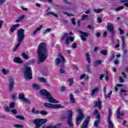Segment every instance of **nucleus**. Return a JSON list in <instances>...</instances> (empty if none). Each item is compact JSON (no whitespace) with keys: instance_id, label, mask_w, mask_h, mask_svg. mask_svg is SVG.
<instances>
[{"instance_id":"nucleus-41","label":"nucleus","mask_w":128,"mask_h":128,"mask_svg":"<svg viewBox=\"0 0 128 128\" xmlns=\"http://www.w3.org/2000/svg\"><path fill=\"white\" fill-rule=\"evenodd\" d=\"M24 98V94H20L18 95V98H20V100H23Z\"/></svg>"},{"instance_id":"nucleus-51","label":"nucleus","mask_w":128,"mask_h":128,"mask_svg":"<svg viewBox=\"0 0 128 128\" xmlns=\"http://www.w3.org/2000/svg\"><path fill=\"white\" fill-rule=\"evenodd\" d=\"M11 112H12V114H16V109H12L11 110Z\"/></svg>"},{"instance_id":"nucleus-48","label":"nucleus","mask_w":128,"mask_h":128,"mask_svg":"<svg viewBox=\"0 0 128 128\" xmlns=\"http://www.w3.org/2000/svg\"><path fill=\"white\" fill-rule=\"evenodd\" d=\"M88 15H83L82 17V20H86V18H88Z\"/></svg>"},{"instance_id":"nucleus-16","label":"nucleus","mask_w":128,"mask_h":128,"mask_svg":"<svg viewBox=\"0 0 128 128\" xmlns=\"http://www.w3.org/2000/svg\"><path fill=\"white\" fill-rule=\"evenodd\" d=\"M60 126H62V123L58 124L56 125L51 124L46 126V128H59ZM42 128H44V126H43Z\"/></svg>"},{"instance_id":"nucleus-35","label":"nucleus","mask_w":128,"mask_h":128,"mask_svg":"<svg viewBox=\"0 0 128 128\" xmlns=\"http://www.w3.org/2000/svg\"><path fill=\"white\" fill-rule=\"evenodd\" d=\"M94 12L96 14H100V12H102V9H94Z\"/></svg>"},{"instance_id":"nucleus-18","label":"nucleus","mask_w":128,"mask_h":128,"mask_svg":"<svg viewBox=\"0 0 128 128\" xmlns=\"http://www.w3.org/2000/svg\"><path fill=\"white\" fill-rule=\"evenodd\" d=\"M103 92H104V96L105 98H110V96H111L112 94V91H110L108 95L106 96V87H104L103 89Z\"/></svg>"},{"instance_id":"nucleus-25","label":"nucleus","mask_w":128,"mask_h":128,"mask_svg":"<svg viewBox=\"0 0 128 128\" xmlns=\"http://www.w3.org/2000/svg\"><path fill=\"white\" fill-rule=\"evenodd\" d=\"M26 18V16L24 14H22L20 16V17L15 20L16 22H22L24 18Z\"/></svg>"},{"instance_id":"nucleus-33","label":"nucleus","mask_w":128,"mask_h":128,"mask_svg":"<svg viewBox=\"0 0 128 128\" xmlns=\"http://www.w3.org/2000/svg\"><path fill=\"white\" fill-rule=\"evenodd\" d=\"M124 10V6H120L116 8H115V11L118 12V10Z\"/></svg>"},{"instance_id":"nucleus-39","label":"nucleus","mask_w":128,"mask_h":128,"mask_svg":"<svg viewBox=\"0 0 128 128\" xmlns=\"http://www.w3.org/2000/svg\"><path fill=\"white\" fill-rule=\"evenodd\" d=\"M15 106H16V104L14 102H11L9 104V106H10V108H14Z\"/></svg>"},{"instance_id":"nucleus-9","label":"nucleus","mask_w":128,"mask_h":128,"mask_svg":"<svg viewBox=\"0 0 128 128\" xmlns=\"http://www.w3.org/2000/svg\"><path fill=\"white\" fill-rule=\"evenodd\" d=\"M44 106L48 108H64L60 104H52L50 103L45 102L44 104Z\"/></svg>"},{"instance_id":"nucleus-36","label":"nucleus","mask_w":128,"mask_h":128,"mask_svg":"<svg viewBox=\"0 0 128 128\" xmlns=\"http://www.w3.org/2000/svg\"><path fill=\"white\" fill-rule=\"evenodd\" d=\"M102 60H96L94 62V66H98V64H102Z\"/></svg>"},{"instance_id":"nucleus-15","label":"nucleus","mask_w":128,"mask_h":128,"mask_svg":"<svg viewBox=\"0 0 128 128\" xmlns=\"http://www.w3.org/2000/svg\"><path fill=\"white\" fill-rule=\"evenodd\" d=\"M90 122V117L88 116L86 120L83 122L80 128H88V122Z\"/></svg>"},{"instance_id":"nucleus-60","label":"nucleus","mask_w":128,"mask_h":128,"mask_svg":"<svg viewBox=\"0 0 128 128\" xmlns=\"http://www.w3.org/2000/svg\"><path fill=\"white\" fill-rule=\"evenodd\" d=\"M20 8L22 10H28V8H24L23 6H21Z\"/></svg>"},{"instance_id":"nucleus-37","label":"nucleus","mask_w":128,"mask_h":128,"mask_svg":"<svg viewBox=\"0 0 128 128\" xmlns=\"http://www.w3.org/2000/svg\"><path fill=\"white\" fill-rule=\"evenodd\" d=\"M32 86L34 88H35V90H40V86L37 84H33Z\"/></svg>"},{"instance_id":"nucleus-61","label":"nucleus","mask_w":128,"mask_h":128,"mask_svg":"<svg viewBox=\"0 0 128 128\" xmlns=\"http://www.w3.org/2000/svg\"><path fill=\"white\" fill-rule=\"evenodd\" d=\"M97 20L98 22H102V18L100 17H98L97 18Z\"/></svg>"},{"instance_id":"nucleus-12","label":"nucleus","mask_w":128,"mask_h":128,"mask_svg":"<svg viewBox=\"0 0 128 128\" xmlns=\"http://www.w3.org/2000/svg\"><path fill=\"white\" fill-rule=\"evenodd\" d=\"M112 116V110L109 109V114L108 116V128H114V124L110 120Z\"/></svg>"},{"instance_id":"nucleus-10","label":"nucleus","mask_w":128,"mask_h":128,"mask_svg":"<svg viewBox=\"0 0 128 128\" xmlns=\"http://www.w3.org/2000/svg\"><path fill=\"white\" fill-rule=\"evenodd\" d=\"M68 33H64L62 36L61 37V40H64V38L66 39V44H70V42H74V37H68Z\"/></svg>"},{"instance_id":"nucleus-46","label":"nucleus","mask_w":128,"mask_h":128,"mask_svg":"<svg viewBox=\"0 0 128 128\" xmlns=\"http://www.w3.org/2000/svg\"><path fill=\"white\" fill-rule=\"evenodd\" d=\"M14 128H23L24 126H22V125L20 124H15L14 125Z\"/></svg>"},{"instance_id":"nucleus-5","label":"nucleus","mask_w":128,"mask_h":128,"mask_svg":"<svg viewBox=\"0 0 128 128\" xmlns=\"http://www.w3.org/2000/svg\"><path fill=\"white\" fill-rule=\"evenodd\" d=\"M64 62H66V59L64 57L62 54H59L55 59L56 66H64Z\"/></svg>"},{"instance_id":"nucleus-11","label":"nucleus","mask_w":128,"mask_h":128,"mask_svg":"<svg viewBox=\"0 0 128 128\" xmlns=\"http://www.w3.org/2000/svg\"><path fill=\"white\" fill-rule=\"evenodd\" d=\"M94 116H96V118L98 120L94 122V126H95V128H98V124H100V113H98V111L97 110H94Z\"/></svg>"},{"instance_id":"nucleus-40","label":"nucleus","mask_w":128,"mask_h":128,"mask_svg":"<svg viewBox=\"0 0 128 128\" xmlns=\"http://www.w3.org/2000/svg\"><path fill=\"white\" fill-rule=\"evenodd\" d=\"M122 85L120 84H117L116 85V87L114 88V90H115L116 92H118V88H122Z\"/></svg>"},{"instance_id":"nucleus-26","label":"nucleus","mask_w":128,"mask_h":128,"mask_svg":"<svg viewBox=\"0 0 128 128\" xmlns=\"http://www.w3.org/2000/svg\"><path fill=\"white\" fill-rule=\"evenodd\" d=\"M100 90V89L98 87H96L94 89H93L91 92V96H93L96 93L98 92Z\"/></svg>"},{"instance_id":"nucleus-4","label":"nucleus","mask_w":128,"mask_h":128,"mask_svg":"<svg viewBox=\"0 0 128 128\" xmlns=\"http://www.w3.org/2000/svg\"><path fill=\"white\" fill-rule=\"evenodd\" d=\"M22 72L26 78L30 80L32 78V73L30 67L24 66L22 68Z\"/></svg>"},{"instance_id":"nucleus-45","label":"nucleus","mask_w":128,"mask_h":128,"mask_svg":"<svg viewBox=\"0 0 128 128\" xmlns=\"http://www.w3.org/2000/svg\"><path fill=\"white\" fill-rule=\"evenodd\" d=\"M4 110L5 112H10V108L8 107V106H5Z\"/></svg>"},{"instance_id":"nucleus-34","label":"nucleus","mask_w":128,"mask_h":128,"mask_svg":"<svg viewBox=\"0 0 128 128\" xmlns=\"http://www.w3.org/2000/svg\"><path fill=\"white\" fill-rule=\"evenodd\" d=\"M39 114H42L44 116H46L48 114V111L46 110H42L40 112H39Z\"/></svg>"},{"instance_id":"nucleus-30","label":"nucleus","mask_w":128,"mask_h":128,"mask_svg":"<svg viewBox=\"0 0 128 128\" xmlns=\"http://www.w3.org/2000/svg\"><path fill=\"white\" fill-rule=\"evenodd\" d=\"M70 102L74 103L76 102V100H74V96L72 95V94H70Z\"/></svg>"},{"instance_id":"nucleus-43","label":"nucleus","mask_w":128,"mask_h":128,"mask_svg":"<svg viewBox=\"0 0 128 128\" xmlns=\"http://www.w3.org/2000/svg\"><path fill=\"white\" fill-rule=\"evenodd\" d=\"M16 118H18V120H24V117L22 116H16Z\"/></svg>"},{"instance_id":"nucleus-8","label":"nucleus","mask_w":128,"mask_h":128,"mask_svg":"<svg viewBox=\"0 0 128 128\" xmlns=\"http://www.w3.org/2000/svg\"><path fill=\"white\" fill-rule=\"evenodd\" d=\"M67 114H68V118L67 119V124L70 128H74V124H72V114L73 112L72 110H69L67 111Z\"/></svg>"},{"instance_id":"nucleus-53","label":"nucleus","mask_w":128,"mask_h":128,"mask_svg":"<svg viewBox=\"0 0 128 128\" xmlns=\"http://www.w3.org/2000/svg\"><path fill=\"white\" fill-rule=\"evenodd\" d=\"M60 90L61 92H64V90H66V87L64 86H62L60 88Z\"/></svg>"},{"instance_id":"nucleus-7","label":"nucleus","mask_w":128,"mask_h":128,"mask_svg":"<svg viewBox=\"0 0 128 128\" xmlns=\"http://www.w3.org/2000/svg\"><path fill=\"white\" fill-rule=\"evenodd\" d=\"M77 112L78 115L76 116V124L77 126H80V124L82 122V120L84 118V115L82 114V110L80 108H78Z\"/></svg>"},{"instance_id":"nucleus-38","label":"nucleus","mask_w":128,"mask_h":128,"mask_svg":"<svg viewBox=\"0 0 128 128\" xmlns=\"http://www.w3.org/2000/svg\"><path fill=\"white\" fill-rule=\"evenodd\" d=\"M101 54H104V56H106L108 54V51L106 50H102L100 51Z\"/></svg>"},{"instance_id":"nucleus-19","label":"nucleus","mask_w":128,"mask_h":128,"mask_svg":"<svg viewBox=\"0 0 128 128\" xmlns=\"http://www.w3.org/2000/svg\"><path fill=\"white\" fill-rule=\"evenodd\" d=\"M107 28L108 30L111 32H114V24L112 23H108Z\"/></svg>"},{"instance_id":"nucleus-21","label":"nucleus","mask_w":128,"mask_h":128,"mask_svg":"<svg viewBox=\"0 0 128 128\" xmlns=\"http://www.w3.org/2000/svg\"><path fill=\"white\" fill-rule=\"evenodd\" d=\"M94 106H97L98 110H102V101L98 100L94 104Z\"/></svg>"},{"instance_id":"nucleus-24","label":"nucleus","mask_w":128,"mask_h":128,"mask_svg":"<svg viewBox=\"0 0 128 128\" xmlns=\"http://www.w3.org/2000/svg\"><path fill=\"white\" fill-rule=\"evenodd\" d=\"M14 62L16 64H22V59H20V58L18 57H16L14 58Z\"/></svg>"},{"instance_id":"nucleus-56","label":"nucleus","mask_w":128,"mask_h":128,"mask_svg":"<svg viewBox=\"0 0 128 128\" xmlns=\"http://www.w3.org/2000/svg\"><path fill=\"white\" fill-rule=\"evenodd\" d=\"M88 28H90V30H94V26H92L88 25Z\"/></svg>"},{"instance_id":"nucleus-20","label":"nucleus","mask_w":128,"mask_h":128,"mask_svg":"<svg viewBox=\"0 0 128 128\" xmlns=\"http://www.w3.org/2000/svg\"><path fill=\"white\" fill-rule=\"evenodd\" d=\"M8 82L9 90H12L14 88V79H10Z\"/></svg>"},{"instance_id":"nucleus-17","label":"nucleus","mask_w":128,"mask_h":128,"mask_svg":"<svg viewBox=\"0 0 128 128\" xmlns=\"http://www.w3.org/2000/svg\"><path fill=\"white\" fill-rule=\"evenodd\" d=\"M120 107H118V109L116 110V116L117 118H120V116H124V112H120Z\"/></svg>"},{"instance_id":"nucleus-58","label":"nucleus","mask_w":128,"mask_h":128,"mask_svg":"<svg viewBox=\"0 0 128 128\" xmlns=\"http://www.w3.org/2000/svg\"><path fill=\"white\" fill-rule=\"evenodd\" d=\"M118 30H120V34H124V30H122V29H120V28H118Z\"/></svg>"},{"instance_id":"nucleus-52","label":"nucleus","mask_w":128,"mask_h":128,"mask_svg":"<svg viewBox=\"0 0 128 128\" xmlns=\"http://www.w3.org/2000/svg\"><path fill=\"white\" fill-rule=\"evenodd\" d=\"M120 82H124V79L122 78L121 76H120L119 78Z\"/></svg>"},{"instance_id":"nucleus-55","label":"nucleus","mask_w":128,"mask_h":128,"mask_svg":"<svg viewBox=\"0 0 128 128\" xmlns=\"http://www.w3.org/2000/svg\"><path fill=\"white\" fill-rule=\"evenodd\" d=\"M122 74L124 78H126V73H124V72H122Z\"/></svg>"},{"instance_id":"nucleus-44","label":"nucleus","mask_w":128,"mask_h":128,"mask_svg":"<svg viewBox=\"0 0 128 128\" xmlns=\"http://www.w3.org/2000/svg\"><path fill=\"white\" fill-rule=\"evenodd\" d=\"M68 82H70V86H72V84H74V80L72 78H69Z\"/></svg>"},{"instance_id":"nucleus-14","label":"nucleus","mask_w":128,"mask_h":128,"mask_svg":"<svg viewBox=\"0 0 128 128\" xmlns=\"http://www.w3.org/2000/svg\"><path fill=\"white\" fill-rule=\"evenodd\" d=\"M78 32H80V34H81L80 35L81 40H82L83 42H86V38H88V33L82 32V31H78Z\"/></svg>"},{"instance_id":"nucleus-22","label":"nucleus","mask_w":128,"mask_h":128,"mask_svg":"<svg viewBox=\"0 0 128 128\" xmlns=\"http://www.w3.org/2000/svg\"><path fill=\"white\" fill-rule=\"evenodd\" d=\"M18 26H20V24L13 25L12 27L10 28V32H14L16 30V28H18Z\"/></svg>"},{"instance_id":"nucleus-59","label":"nucleus","mask_w":128,"mask_h":128,"mask_svg":"<svg viewBox=\"0 0 128 128\" xmlns=\"http://www.w3.org/2000/svg\"><path fill=\"white\" fill-rule=\"evenodd\" d=\"M71 20L73 24H76V20H74V18H72Z\"/></svg>"},{"instance_id":"nucleus-23","label":"nucleus","mask_w":128,"mask_h":128,"mask_svg":"<svg viewBox=\"0 0 128 128\" xmlns=\"http://www.w3.org/2000/svg\"><path fill=\"white\" fill-rule=\"evenodd\" d=\"M2 72L3 74H4L5 76H6V74H10V70L4 68H2Z\"/></svg>"},{"instance_id":"nucleus-3","label":"nucleus","mask_w":128,"mask_h":128,"mask_svg":"<svg viewBox=\"0 0 128 128\" xmlns=\"http://www.w3.org/2000/svg\"><path fill=\"white\" fill-rule=\"evenodd\" d=\"M16 34L18 40V43L14 48V52H16V50L20 46V44H22V40H24V30L22 28L18 29L17 30Z\"/></svg>"},{"instance_id":"nucleus-47","label":"nucleus","mask_w":128,"mask_h":128,"mask_svg":"<svg viewBox=\"0 0 128 128\" xmlns=\"http://www.w3.org/2000/svg\"><path fill=\"white\" fill-rule=\"evenodd\" d=\"M32 112L33 114H40V112L36 110L34 108H32Z\"/></svg>"},{"instance_id":"nucleus-31","label":"nucleus","mask_w":128,"mask_h":128,"mask_svg":"<svg viewBox=\"0 0 128 128\" xmlns=\"http://www.w3.org/2000/svg\"><path fill=\"white\" fill-rule=\"evenodd\" d=\"M86 56L87 62H88V64H90V54H88V53L86 54Z\"/></svg>"},{"instance_id":"nucleus-63","label":"nucleus","mask_w":128,"mask_h":128,"mask_svg":"<svg viewBox=\"0 0 128 128\" xmlns=\"http://www.w3.org/2000/svg\"><path fill=\"white\" fill-rule=\"evenodd\" d=\"M106 34H108V32L107 31L104 32L103 34V36L104 37L106 36Z\"/></svg>"},{"instance_id":"nucleus-54","label":"nucleus","mask_w":128,"mask_h":128,"mask_svg":"<svg viewBox=\"0 0 128 128\" xmlns=\"http://www.w3.org/2000/svg\"><path fill=\"white\" fill-rule=\"evenodd\" d=\"M86 76V74H82L80 76V80H82L83 78H84V77Z\"/></svg>"},{"instance_id":"nucleus-27","label":"nucleus","mask_w":128,"mask_h":128,"mask_svg":"<svg viewBox=\"0 0 128 128\" xmlns=\"http://www.w3.org/2000/svg\"><path fill=\"white\" fill-rule=\"evenodd\" d=\"M42 25L40 26L36 30H34L33 32L32 33V34H36V33L38 32H40V30H42Z\"/></svg>"},{"instance_id":"nucleus-2","label":"nucleus","mask_w":128,"mask_h":128,"mask_svg":"<svg viewBox=\"0 0 128 128\" xmlns=\"http://www.w3.org/2000/svg\"><path fill=\"white\" fill-rule=\"evenodd\" d=\"M40 94L42 96H44V98L51 104H58V102H60V101L54 99L46 90H40Z\"/></svg>"},{"instance_id":"nucleus-28","label":"nucleus","mask_w":128,"mask_h":128,"mask_svg":"<svg viewBox=\"0 0 128 128\" xmlns=\"http://www.w3.org/2000/svg\"><path fill=\"white\" fill-rule=\"evenodd\" d=\"M52 32V28H48L44 30L42 32L44 34H48L49 32Z\"/></svg>"},{"instance_id":"nucleus-50","label":"nucleus","mask_w":128,"mask_h":128,"mask_svg":"<svg viewBox=\"0 0 128 128\" xmlns=\"http://www.w3.org/2000/svg\"><path fill=\"white\" fill-rule=\"evenodd\" d=\"M22 100L24 102H26V104H30V100L26 98Z\"/></svg>"},{"instance_id":"nucleus-6","label":"nucleus","mask_w":128,"mask_h":128,"mask_svg":"<svg viewBox=\"0 0 128 128\" xmlns=\"http://www.w3.org/2000/svg\"><path fill=\"white\" fill-rule=\"evenodd\" d=\"M48 122V120L44 118H36L32 121V123L35 124L36 128H40L42 124H46Z\"/></svg>"},{"instance_id":"nucleus-1","label":"nucleus","mask_w":128,"mask_h":128,"mask_svg":"<svg viewBox=\"0 0 128 128\" xmlns=\"http://www.w3.org/2000/svg\"><path fill=\"white\" fill-rule=\"evenodd\" d=\"M37 52L38 54V63L42 62L48 58L46 45L44 42L40 44L38 47Z\"/></svg>"},{"instance_id":"nucleus-64","label":"nucleus","mask_w":128,"mask_h":128,"mask_svg":"<svg viewBox=\"0 0 128 128\" xmlns=\"http://www.w3.org/2000/svg\"><path fill=\"white\" fill-rule=\"evenodd\" d=\"M124 40H125L124 36H121V40H122V42H124Z\"/></svg>"},{"instance_id":"nucleus-49","label":"nucleus","mask_w":128,"mask_h":128,"mask_svg":"<svg viewBox=\"0 0 128 128\" xmlns=\"http://www.w3.org/2000/svg\"><path fill=\"white\" fill-rule=\"evenodd\" d=\"M4 22L2 20H0V30L2 28V25L4 24Z\"/></svg>"},{"instance_id":"nucleus-29","label":"nucleus","mask_w":128,"mask_h":128,"mask_svg":"<svg viewBox=\"0 0 128 128\" xmlns=\"http://www.w3.org/2000/svg\"><path fill=\"white\" fill-rule=\"evenodd\" d=\"M38 80L40 82H43L44 84V82H46V80L44 78L42 77H39L38 78Z\"/></svg>"},{"instance_id":"nucleus-42","label":"nucleus","mask_w":128,"mask_h":128,"mask_svg":"<svg viewBox=\"0 0 128 128\" xmlns=\"http://www.w3.org/2000/svg\"><path fill=\"white\" fill-rule=\"evenodd\" d=\"M62 68H60V72L61 74H66V70H64V66H62Z\"/></svg>"},{"instance_id":"nucleus-32","label":"nucleus","mask_w":128,"mask_h":128,"mask_svg":"<svg viewBox=\"0 0 128 128\" xmlns=\"http://www.w3.org/2000/svg\"><path fill=\"white\" fill-rule=\"evenodd\" d=\"M22 56L24 60H28V55L26 54V53H22Z\"/></svg>"},{"instance_id":"nucleus-57","label":"nucleus","mask_w":128,"mask_h":128,"mask_svg":"<svg viewBox=\"0 0 128 128\" xmlns=\"http://www.w3.org/2000/svg\"><path fill=\"white\" fill-rule=\"evenodd\" d=\"M72 48H76V43H74L72 44Z\"/></svg>"},{"instance_id":"nucleus-13","label":"nucleus","mask_w":128,"mask_h":128,"mask_svg":"<svg viewBox=\"0 0 128 128\" xmlns=\"http://www.w3.org/2000/svg\"><path fill=\"white\" fill-rule=\"evenodd\" d=\"M48 10H50V8H48L45 11V13H46V16H50V14H52V16H54V18H58V14H54V12H50Z\"/></svg>"},{"instance_id":"nucleus-62","label":"nucleus","mask_w":128,"mask_h":128,"mask_svg":"<svg viewBox=\"0 0 128 128\" xmlns=\"http://www.w3.org/2000/svg\"><path fill=\"white\" fill-rule=\"evenodd\" d=\"M96 36H97V38H100V33L97 32L96 34Z\"/></svg>"}]
</instances>
